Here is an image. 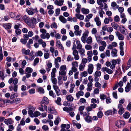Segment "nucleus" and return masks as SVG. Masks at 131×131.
<instances>
[{"label":"nucleus","mask_w":131,"mask_h":131,"mask_svg":"<svg viewBox=\"0 0 131 131\" xmlns=\"http://www.w3.org/2000/svg\"><path fill=\"white\" fill-rule=\"evenodd\" d=\"M49 103V102L48 99L46 97H43L42 100L41 101V104L47 105Z\"/></svg>","instance_id":"nucleus-1"},{"label":"nucleus","mask_w":131,"mask_h":131,"mask_svg":"<svg viewBox=\"0 0 131 131\" xmlns=\"http://www.w3.org/2000/svg\"><path fill=\"white\" fill-rule=\"evenodd\" d=\"M31 22L30 23V26L32 27H35L34 24H36L37 23V21L36 18L32 17L31 18Z\"/></svg>","instance_id":"nucleus-2"},{"label":"nucleus","mask_w":131,"mask_h":131,"mask_svg":"<svg viewBox=\"0 0 131 131\" xmlns=\"http://www.w3.org/2000/svg\"><path fill=\"white\" fill-rule=\"evenodd\" d=\"M48 110L50 111L49 112H48L49 113H51L52 114L54 113L56 114L55 113H57L55 108L51 105H50L49 106Z\"/></svg>","instance_id":"nucleus-3"},{"label":"nucleus","mask_w":131,"mask_h":131,"mask_svg":"<svg viewBox=\"0 0 131 131\" xmlns=\"http://www.w3.org/2000/svg\"><path fill=\"white\" fill-rule=\"evenodd\" d=\"M93 65L92 64H90L88 65V72L89 74H91L93 70Z\"/></svg>","instance_id":"nucleus-4"},{"label":"nucleus","mask_w":131,"mask_h":131,"mask_svg":"<svg viewBox=\"0 0 131 131\" xmlns=\"http://www.w3.org/2000/svg\"><path fill=\"white\" fill-rule=\"evenodd\" d=\"M4 122L7 125L9 124H12L14 122L12 118L6 119L5 120Z\"/></svg>","instance_id":"nucleus-5"},{"label":"nucleus","mask_w":131,"mask_h":131,"mask_svg":"<svg viewBox=\"0 0 131 131\" xmlns=\"http://www.w3.org/2000/svg\"><path fill=\"white\" fill-rule=\"evenodd\" d=\"M3 26L6 30L10 29L11 28L12 25L10 23L3 24Z\"/></svg>","instance_id":"nucleus-6"},{"label":"nucleus","mask_w":131,"mask_h":131,"mask_svg":"<svg viewBox=\"0 0 131 131\" xmlns=\"http://www.w3.org/2000/svg\"><path fill=\"white\" fill-rule=\"evenodd\" d=\"M33 108V107L31 106H30L29 108L28 109V113L29 114L30 116L32 117H33L32 116L33 113V111H32Z\"/></svg>","instance_id":"nucleus-7"},{"label":"nucleus","mask_w":131,"mask_h":131,"mask_svg":"<svg viewBox=\"0 0 131 131\" xmlns=\"http://www.w3.org/2000/svg\"><path fill=\"white\" fill-rule=\"evenodd\" d=\"M116 35L118 37V39L120 40H123L124 38V37L122 34H121L118 31H116L115 32Z\"/></svg>","instance_id":"nucleus-8"},{"label":"nucleus","mask_w":131,"mask_h":131,"mask_svg":"<svg viewBox=\"0 0 131 131\" xmlns=\"http://www.w3.org/2000/svg\"><path fill=\"white\" fill-rule=\"evenodd\" d=\"M85 120L86 122L89 123L92 122V118L91 116L88 115L85 117Z\"/></svg>","instance_id":"nucleus-9"},{"label":"nucleus","mask_w":131,"mask_h":131,"mask_svg":"<svg viewBox=\"0 0 131 131\" xmlns=\"http://www.w3.org/2000/svg\"><path fill=\"white\" fill-rule=\"evenodd\" d=\"M131 85L130 83L128 82L125 88V90L126 92H128L130 90Z\"/></svg>","instance_id":"nucleus-10"},{"label":"nucleus","mask_w":131,"mask_h":131,"mask_svg":"<svg viewBox=\"0 0 131 131\" xmlns=\"http://www.w3.org/2000/svg\"><path fill=\"white\" fill-rule=\"evenodd\" d=\"M84 92L83 91H80L78 92V93H76V96L77 99H79L80 98V96H83L84 95Z\"/></svg>","instance_id":"nucleus-11"},{"label":"nucleus","mask_w":131,"mask_h":131,"mask_svg":"<svg viewBox=\"0 0 131 131\" xmlns=\"http://www.w3.org/2000/svg\"><path fill=\"white\" fill-rule=\"evenodd\" d=\"M59 17L60 21L63 23H66L67 20L62 15H60Z\"/></svg>","instance_id":"nucleus-12"},{"label":"nucleus","mask_w":131,"mask_h":131,"mask_svg":"<svg viewBox=\"0 0 131 131\" xmlns=\"http://www.w3.org/2000/svg\"><path fill=\"white\" fill-rule=\"evenodd\" d=\"M21 100V99L19 98H16L13 99L12 102L15 103L16 104L20 103Z\"/></svg>","instance_id":"nucleus-13"},{"label":"nucleus","mask_w":131,"mask_h":131,"mask_svg":"<svg viewBox=\"0 0 131 131\" xmlns=\"http://www.w3.org/2000/svg\"><path fill=\"white\" fill-rule=\"evenodd\" d=\"M81 11L83 14H87L89 13V11L88 9H85L84 8H82L81 9Z\"/></svg>","instance_id":"nucleus-14"},{"label":"nucleus","mask_w":131,"mask_h":131,"mask_svg":"<svg viewBox=\"0 0 131 131\" xmlns=\"http://www.w3.org/2000/svg\"><path fill=\"white\" fill-rule=\"evenodd\" d=\"M87 85L88 87L86 89L88 91H90L92 89V84L89 82Z\"/></svg>","instance_id":"nucleus-15"},{"label":"nucleus","mask_w":131,"mask_h":131,"mask_svg":"<svg viewBox=\"0 0 131 131\" xmlns=\"http://www.w3.org/2000/svg\"><path fill=\"white\" fill-rule=\"evenodd\" d=\"M130 115L129 113L128 112H126L123 114V116L125 119H127L129 118Z\"/></svg>","instance_id":"nucleus-16"},{"label":"nucleus","mask_w":131,"mask_h":131,"mask_svg":"<svg viewBox=\"0 0 131 131\" xmlns=\"http://www.w3.org/2000/svg\"><path fill=\"white\" fill-rule=\"evenodd\" d=\"M61 101V99L60 97H58L57 98V100L55 101V102L57 103L58 105H62L60 103V102Z\"/></svg>","instance_id":"nucleus-17"},{"label":"nucleus","mask_w":131,"mask_h":131,"mask_svg":"<svg viewBox=\"0 0 131 131\" xmlns=\"http://www.w3.org/2000/svg\"><path fill=\"white\" fill-rule=\"evenodd\" d=\"M117 50L115 48H114L112 49L111 53L114 55V56H113V57H116L117 56Z\"/></svg>","instance_id":"nucleus-18"},{"label":"nucleus","mask_w":131,"mask_h":131,"mask_svg":"<svg viewBox=\"0 0 131 131\" xmlns=\"http://www.w3.org/2000/svg\"><path fill=\"white\" fill-rule=\"evenodd\" d=\"M66 99L68 101L71 102L73 100L74 98L71 95H69L67 96Z\"/></svg>","instance_id":"nucleus-19"},{"label":"nucleus","mask_w":131,"mask_h":131,"mask_svg":"<svg viewBox=\"0 0 131 131\" xmlns=\"http://www.w3.org/2000/svg\"><path fill=\"white\" fill-rule=\"evenodd\" d=\"M118 111V114L119 115H122L123 114L125 111L124 108L123 107H120L119 108Z\"/></svg>","instance_id":"nucleus-20"},{"label":"nucleus","mask_w":131,"mask_h":131,"mask_svg":"<svg viewBox=\"0 0 131 131\" xmlns=\"http://www.w3.org/2000/svg\"><path fill=\"white\" fill-rule=\"evenodd\" d=\"M77 122V121H74L73 120V125H74L77 127V128L78 129H80L81 126V125L79 123H77L76 124L74 122Z\"/></svg>","instance_id":"nucleus-21"},{"label":"nucleus","mask_w":131,"mask_h":131,"mask_svg":"<svg viewBox=\"0 0 131 131\" xmlns=\"http://www.w3.org/2000/svg\"><path fill=\"white\" fill-rule=\"evenodd\" d=\"M23 19L25 22L28 23L29 18L27 16H24L23 17Z\"/></svg>","instance_id":"nucleus-22"},{"label":"nucleus","mask_w":131,"mask_h":131,"mask_svg":"<svg viewBox=\"0 0 131 131\" xmlns=\"http://www.w3.org/2000/svg\"><path fill=\"white\" fill-rule=\"evenodd\" d=\"M25 71L27 73H30L32 72L33 70L30 67H27L25 69Z\"/></svg>","instance_id":"nucleus-23"},{"label":"nucleus","mask_w":131,"mask_h":131,"mask_svg":"<svg viewBox=\"0 0 131 131\" xmlns=\"http://www.w3.org/2000/svg\"><path fill=\"white\" fill-rule=\"evenodd\" d=\"M111 25L112 27H113L114 29H117L119 26L116 23L113 22L111 24Z\"/></svg>","instance_id":"nucleus-24"},{"label":"nucleus","mask_w":131,"mask_h":131,"mask_svg":"<svg viewBox=\"0 0 131 131\" xmlns=\"http://www.w3.org/2000/svg\"><path fill=\"white\" fill-rule=\"evenodd\" d=\"M92 42V37L90 36L88 37L86 40V42L88 44H90Z\"/></svg>","instance_id":"nucleus-25"},{"label":"nucleus","mask_w":131,"mask_h":131,"mask_svg":"<svg viewBox=\"0 0 131 131\" xmlns=\"http://www.w3.org/2000/svg\"><path fill=\"white\" fill-rule=\"evenodd\" d=\"M43 54V53L42 51L41 50L38 51L37 53H35V55L37 56H41Z\"/></svg>","instance_id":"nucleus-26"},{"label":"nucleus","mask_w":131,"mask_h":131,"mask_svg":"<svg viewBox=\"0 0 131 131\" xmlns=\"http://www.w3.org/2000/svg\"><path fill=\"white\" fill-rule=\"evenodd\" d=\"M94 131H104L101 128L98 127H94Z\"/></svg>","instance_id":"nucleus-27"},{"label":"nucleus","mask_w":131,"mask_h":131,"mask_svg":"<svg viewBox=\"0 0 131 131\" xmlns=\"http://www.w3.org/2000/svg\"><path fill=\"white\" fill-rule=\"evenodd\" d=\"M101 72L99 71L98 70H97L95 72V74L94 75V76L99 77L101 76Z\"/></svg>","instance_id":"nucleus-28"},{"label":"nucleus","mask_w":131,"mask_h":131,"mask_svg":"<svg viewBox=\"0 0 131 131\" xmlns=\"http://www.w3.org/2000/svg\"><path fill=\"white\" fill-rule=\"evenodd\" d=\"M38 90L40 93L43 94L45 92L44 89L42 87H39L38 89Z\"/></svg>","instance_id":"nucleus-29"},{"label":"nucleus","mask_w":131,"mask_h":131,"mask_svg":"<svg viewBox=\"0 0 131 131\" xmlns=\"http://www.w3.org/2000/svg\"><path fill=\"white\" fill-rule=\"evenodd\" d=\"M66 124H62L61 126V129L60 131H64L65 130H66L65 128H66Z\"/></svg>","instance_id":"nucleus-30"},{"label":"nucleus","mask_w":131,"mask_h":131,"mask_svg":"<svg viewBox=\"0 0 131 131\" xmlns=\"http://www.w3.org/2000/svg\"><path fill=\"white\" fill-rule=\"evenodd\" d=\"M50 27L52 28H54L56 29L57 28V24L55 22H53L50 25Z\"/></svg>","instance_id":"nucleus-31"},{"label":"nucleus","mask_w":131,"mask_h":131,"mask_svg":"<svg viewBox=\"0 0 131 131\" xmlns=\"http://www.w3.org/2000/svg\"><path fill=\"white\" fill-rule=\"evenodd\" d=\"M120 128L124 127L125 125V123L124 121L120 120Z\"/></svg>","instance_id":"nucleus-32"},{"label":"nucleus","mask_w":131,"mask_h":131,"mask_svg":"<svg viewBox=\"0 0 131 131\" xmlns=\"http://www.w3.org/2000/svg\"><path fill=\"white\" fill-rule=\"evenodd\" d=\"M41 115L40 113L38 111H36L34 115V116L35 117H38V116H40Z\"/></svg>","instance_id":"nucleus-33"},{"label":"nucleus","mask_w":131,"mask_h":131,"mask_svg":"<svg viewBox=\"0 0 131 131\" xmlns=\"http://www.w3.org/2000/svg\"><path fill=\"white\" fill-rule=\"evenodd\" d=\"M112 112V110H108L105 113V114L107 116L108 115H111Z\"/></svg>","instance_id":"nucleus-34"},{"label":"nucleus","mask_w":131,"mask_h":131,"mask_svg":"<svg viewBox=\"0 0 131 131\" xmlns=\"http://www.w3.org/2000/svg\"><path fill=\"white\" fill-rule=\"evenodd\" d=\"M26 10L28 14L29 15H33L35 13V12H33L30 10H28L27 8L26 9Z\"/></svg>","instance_id":"nucleus-35"},{"label":"nucleus","mask_w":131,"mask_h":131,"mask_svg":"<svg viewBox=\"0 0 131 131\" xmlns=\"http://www.w3.org/2000/svg\"><path fill=\"white\" fill-rule=\"evenodd\" d=\"M39 60V58L37 57L34 60V66H35L37 63H38Z\"/></svg>","instance_id":"nucleus-36"},{"label":"nucleus","mask_w":131,"mask_h":131,"mask_svg":"<svg viewBox=\"0 0 131 131\" xmlns=\"http://www.w3.org/2000/svg\"><path fill=\"white\" fill-rule=\"evenodd\" d=\"M100 97L101 100H104L106 98V96L103 94H101L100 95Z\"/></svg>","instance_id":"nucleus-37"},{"label":"nucleus","mask_w":131,"mask_h":131,"mask_svg":"<svg viewBox=\"0 0 131 131\" xmlns=\"http://www.w3.org/2000/svg\"><path fill=\"white\" fill-rule=\"evenodd\" d=\"M59 74L61 75H65L66 74V72L65 70H60L59 72Z\"/></svg>","instance_id":"nucleus-38"},{"label":"nucleus","mask_w":131,"mask_h":131,"mask_svg":"<svg viewBox=\"0 0 131 131\" xmlns=\"http://www.w3.org/2000/svg\"><path fill=\"white\" fill-rule=\"evenodd\" d=\"M58 60H57V59H55L54 60V64L55 65V67L56 68H58L60 66L59 64L58 63Z\"/></svg>","instance_id":"nucleus-39"},{"label":"nucleus","mask_w":131,"mask_h":131,"mask_svg":"<svg viewBox=\"0 0 131 131\" xmlns=\"http://www.w3.org/2000/svg\"><path fill=\"white\" fill-rule=\"evenodd\" d=\"M79 52L80 53L81 55H82L83 56L85 55V54L84 53L85 52V50L84 49H83L82 48L80 49V50H79Z\"/></svg>","instance_id":"nucleus-40"},{"label":"nucleus","mask_w":131,"mask_h":131,"mask_svg":"<svg viewBox=\"0 0 131 131\" xmlns=\"http://www.w3.org/2000/svg\"><path fill=\"white\" fill-rule=\"evenodd\" d=\"M103 113L101 111H100L97 113V115L98 118H100L102 117Z\"/></svg>","instance_id":"nucleus-41"},{"label":"nucleus","mask_w":131,"mask_h":131,"mask_svg":"<svg viewBox=\"0 0 131 131\" xmlns=\"http://www.w3.org/2000/svg\"><path fill=\"white\" fill-rule=\"evenodd\" d=\"M60 8H57L56 10L55 13L56 14V16H58L60 14Z\"/></svg>","instance_id":"nucleus-42"},{"label":"nucleus","mask_w":131,"mask_h":131,"mask_svg":"<svg viewBox=\"0 0 131 131\" xmlns=\"http://www.w3.org/2000/svg\"><path fill=\"white\" fill-rule=\"evenodd\" d=\"M113 96L114 98L115 99H117L118 97L117 95V92L116 91H115V92L113 93Z\"/></svg>","instance_id":"nucleus-43"},{"label":"nucleus","mask_w":131,"mask_h":131,"mask_svg":"<svg viewBox=\"0 0 131 131\" xmlns=\"http://www.w3.org/2000/svg\"><path fill=\"white\" fill-rule=\"evenodd\" d=\"M89 33V32L88 30H87L85 31L84 33L83 34V37H85L86 38H87L88 36V34Z\"/></svg>","instance_id":"nucleus-44"},{"label":"nucleus","mask_w":131,"mask_h":131,"mask_svg":"<svg viewBox=\"0 0 131 131\" xmlns=\"http://www.w3.org/2000/svg\"><path fill=\"white\" fill-rule=\"evenodd\" d=\"M74 33L76 35L78 36L79 35L80 36L81 35V31H78V30H75L74 32Z\"/></svg>","instance_id":"nucleus-45"},{"label":"nucleus","mask_w":131,"mask_h":131,"mask_svg":"<svg viewBox=\"0 0 131 131\" xmlns=\"http://www.w3.org/2000/svg\"><path fill=\"white\" fill-rule=\"evenodd\" d=\"M49 94L50 96H52L53 97H56V95H54L53 91L52 90L50 91H49Z\"/></svg>","instance_id":"nucleus-46"},{"label":"nucleus","mask_w":131,"mask_h":131,"mask_svg":"<svg viewBox=\"0 0 131 131\" xmlns=\"http://www.w3.org/2000/svg\"><path fill=\"white\" fill-rule=\"evenodd\" d=\"M120 18L119 16L118 15H116L114 17V20L116 22H118L119 21Z\"/></svg>","instance_id":"nucleus-47"},{"label":"nucleus","mask_w":131,"mask_h":131,"mask_svg":"<svg viewBox=\"0 0 131 131\" xmlns=\"http://www.w3.org/2000/svg\"><path fill=\"white\" fill-rule=\"evenodd\" d=\"M42 128L45 131L48 130L49 129L48 126L46 125H43L42 127Z\"/></svg>","instance_id":"nucleus-48"},{"label":"nucleus","mask_w":131,"mask_h":131,"mask_svg":"<svg viewBox=\"0 0 131 131\" xmlns=\"http://www.w3.org/2000/svg\"><path fill=\"white\" fill-rule=\"evenodd\" d=\"M95 86L96 87L101 88V85L99 82H96L95 83Z\"/></svg>","instance_id":"nucleus-49"},{"label":"nucleus","mask_w":131,"mask_h":131,"mask_svg":"<svg viewBox=\"0 0 131 131\" xmlns=\"http://www.w3.org/2000/svg\"><path fill=\"white\" fill-rule=\"evenodd\" d=\"M120 120H117L115 122V125L117 127L120 128Z\"/></svg>","instance_id":"nucleus-50"},{"label":"nucleus","mask_w":131,"mask_h":131,"mask_svg":"<svg viewBox=\"0 0 131 131\" xmlns=\"http://www.w3.org/2000/svg\"><path fill=\"white\" fill-rule=\"evenodd\" d=\"M85 48L87 50H88L91 49L92 47L91 46L89 45H85Z\"/></svg>","instance_id":"nucleus-51"},{"label":"nucleus","mask_w":131,"mask_h":131,"mask_svg":"<svg viewBox=\"0 0 131 131\" xmlns=\"http://www.w3.org/2000/svg\"><path fill=\"white\" fill-rule=\"evenodd\" d=\"M54 3L55 4L59 6L62 5L63 4V3H61L60 2L59 3L58 1L57 0H56L54 2Z\"/></svg>","instance_id":"nucleus-52"},{"label":"nucleus","mask_w":131,"mask_h":131,"mask_svg":"<svg viewBox=\"0 0 131 131\" xmlns=\"http://www.w3.org/2000/svg\"><path fill=\"white\" fill-rule=\"evenodd\" d=\"M87 55L89 57L91 58L93 55V53L92 51H88L87 52Z\"/></svg>","instance_id":"nucleus-53"},{"label":"nucleus","mask_w":131,"mask_h":131,"mask_svg":"<svg viewBox=\"0 0 131 131\" xmlns=\"http://www.w3.org/2000/svg\"><path fill=\"white\" fill-rule=\"evenodd\" d=\"M28 92L30 94H34L35 92V89H31L29 90Z\"/></svg>","instance_id":"nucleus-54"},{"label":"nucleus","mask_w":131,"mask_h":131,"mask_svg":"<svg viewBox=\"0 0 131 131\" xmlns=\"http://www.w3.org/2000/svg\"><path fill=\"white\" fill-rule=\"evenodd\" d=\"M29 129L31 130H35L36 128V126H30L29 127Z\"/></svg>","instance_id":"nucleus-55"},{"label":"nucleus","mask_w":131,"mask_h":131,"mask_svg":"<svg viewBox=\"0 0 131 131\" xmlns=\"http://www.w3.org/2000/svg\"><path fill=\"white\" fill-rule=\"evenodd\" d=\"M124 42L123 41H121L119 43V49L124 48L123 46L124 45Z\"/></svg>","instance_id":"nucleus-56"},{"label":"nucleus","mask_w":131,"mask_h":131,"mask_svg":"<svg viewBox=\"0 0 131 131\" xmlns=\"http://www.w3.org/2000/svg\"><path fill=\"white\" fill-rule=\"evenodd\" d=\"M73 59V57H71V56L70 55H69L67 58V61H72Z\"/></svg>","instance_id":"nucleus-57"},{"label":"nucleus","mask_w":131,"mask_h":131,"mask_svg":"<svg viewBox=\"0 0 131 131\" xmlns=\"http://www.w3.org/2000/svg\"><path fill=\"white\" fill-rule=\"evenodd\" d=\"M15 33L17 35H20L21 33V30L20 29H16Z\"/></svg>","instance_id":"nucleus-58"},{"label":"nucleus","mask_w":131,"mask_h":131,"mask_svg":"<svg viewBox=\"0 0 131 131\" xmlns=\"http://www.w3.org/2000/svg\"><path fill=\"white\" fill-rule=\"evenodd\" d=\"M20 41L22 44L25 45L27 43V40L25 39H21Z\"/></svg>","instance_id":"nucleus-59"},{"label":"nucleus","mask_w":131,"mask_h":131,"mask_svg":"<svg viewBox=\"0 0 131 131\" xmlns=\"http://www.w3.org/2000/svg\"><path fill=\"white\" fill-rule=\"evenodd\" d=\"M55 91L57 96H58L61 94V91L60 89L57 90Z\"/></svg>","instance_id":"nucleus-60"},{"label":"nucleus","mask_w":131,"mask_h":131,"mask_svg":"<svg viewBox=\"0 0 131 131\" xmlns=\"http://www.w3.org/2000/svg\"><path fill=\"white\" fill-rule=\"evenodd\" d=\"M66 68V67L65 65L61 66L60 67L61 70H65Z\"/></svg>","instance_id":"nucleus-61"},{"label":"nucleus","mask_w":131,"mask_h":131,"mask_svg":"<svg viewBox=\"0 0 131 131\" xmlns=\"http://www.w3.org/2000/svg\"><path fill=\"white\" fill-rule=\"evenodd\" d=\"M101 66H102L101 65L100 63H98L96 65L97 70H100L101 68Z\"/></svg>","instance_id":"nucleus-62"},{"label":"nucleus","mask_w":131,"mask_h":131,"mask_svg":"<svg viewBox=\"0 0 131 131\" xmlns=\"http://www.w3.org/2000/svg\"><path fill=\"white\" fill-rule=\"evenodd\" d=\"M97 30L96 28H93L92 30V34H95L97 32Z\"/></svg>","instance_id":"nucleus-63"},{"label":"nucleus","mask_w":131,"mask_h":131,"mask_svg":"<svg viewBox=\"0 0 131 131\" xmlns=\"http://www.w3.org/2000/svg\"><path fill=\"white\" fill-rule=\"evenodd\" d=\"M49 54L48 53H45L44 54V58L46 59H48L49 57Z\"/></svg>","instance_id":"nucleus-64"}]
</instances>
